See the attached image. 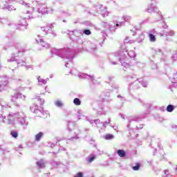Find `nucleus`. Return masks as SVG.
Wrapping results in <instances>:
<instances>
[{"mask_svg": "<svg viewBox=\"0 0 177 177\" xmlns=\"http://www.w3.org/2000/svg\"><path fill=\"white\" fill-rule=\"evenodd\" d=\"M123 20H124V21H127V23H129L132 19V17L131 16L129 15H124L122 17Z\"/></svg>", "mask_w": 177, "mask_h": 177, "instance_id": "e433bc0d", "label": "nucleus"}, {"mask_svg": "<svg viewBox=\"0 0 177 177\" xmlns=\"http://www.w3.org/2000/svg\"><path fill=\"white\" fill-rule=\"evenodd\" d=\"M59 142H60V140H59V138H57L56 141L54 143H55L56 146H60Z\"/></svg>", "mask_w": 177, "mask_h": 177, "instance_id": "bf43d9fd", "label": "nucleus"}, {"mask_svg": "<svg viewBox=\"0 0 177 177\" xmlns=\"http://www.w3.org/2000/svg\"><path fill=\"white\" fill-rule=\"evenodd\" d=\"M55 106H56V107H63L64 106V104H63V102L60 101V100H56L54 102Z\"/></svg>", "mask_w": 177, "mask_h": 177, "instance_id": "2f4dec72", "label": "nucleus"}, {"mask_svg": "<svg viewBox=\"0 0 177 177\" xmlns=\"http://www.w3.org/2000/svg\"><path fill=\"white\" fill-rule=\"evenodd\" d=\"M17 8L15 4H4L3 8H2L3 10H5V9H7L9 12H13L14 10H16Z\"/></svg>", "mask_w": 177, "mask_h": 177, "instance_id": "5701e85b", "label": "nucleus"}, {"mask_svg": "<svg viewBox=\"0 0 177 177\" xmlns=\"http://www.w3.org/2000/svg\"><path fill=\"white\" fill-rule=\"evenodd\" d=\"M10 135L12 138H15V139H16L19 136V133L16 131H11Z\"/></svg>", "mask_w": 177, "mask_h": 177, "instance_id": "4c0bfd02", "label": "nucleus"}, {"mask_svg": "<svg viewBox=\"0 0 177 177\" xmlns=\"http://www.w3.org/2000/svg\"><path fill=\"white\" fill-rule=\"evenodd\" d=\"M118 98H121V100H124L125 99L124 98V97L121 96V95H118Z\"/></svg>", "mask_w": 177, "mask_h": 177, "instance_id": "774afa93", "label": "nucleus"}, {"mask_svg": "<svg viewBox=\"0 0 177 177\" xmlns=\"http://www.w3.org/2000/svg\"><path fill=\"white\" fill-rule=\"evenodd\" d=\"M13 118L17 119L18 124L23 127L24 129H27V126L28 125V121H27V116L23 112L13 113Z\"/></svg>", "mask_w": 177, "mask_h": 177, "instance_id": "423d86ee", "label": "nucleus"}, {"mask_svg": "<svg viewBox=\"0 0 177 177\" xmlns=\"http://www.w3.org/2000/svg\"><path fill=\"white\" fill-rule=\"evenodd\" d=\"M16 63L18 67H24L26 66V58L25 57H19L17 58Z\"/></svg>", "mask_w": 177, "mask_h": 177, "instance_id": "4be33fe9", "label": "nucleus"}, {"mask_svg": "<svg viewBox=\"0 0 177 177\" xmlns=\"http://www.w3.org/2000/svg\"><path fill=\"white\" fill-rule=\"evenodd\" d=\"M53 25L49 24L44 27H40L39 30L41 35H48V34H52L53 37H56V32L53 30Z\"/></svg>", "mask_w": 177, "mask_h": 177, "instance_id": "9d476101", "label": "nucleus"}, {"mask_svg": "<svg viewBox=\"0 0 177 177\" xmlns=\"http://www.w3.org/2000/svg\"><path fill=\"white\" fill-rule=\"evenodd\" d=\"M129 39V38H126L125 39H124V44H132V43H133V41H129V40H128Z\"/></svg>", "mask_w": 177, "mask_h": 177, "instance_id": "603ef678", "label": "nucleus"}, {"mask_svg": "<svg viewBox=\"0 0 177 177\" xmlns=\"http://www.w3.org/2000/svg\"><path fill=\"white\" fill-rule=\"evenodd\" d=\"M8 107H9V105L8 104H6V105H3V104H1V108L3 109H8Z\"/></svg>", "mask_w": 177, "mask_h": 177, "instance_id": "680f3d73", "label": "nucleus"}, {"mask_svg": "<svg viewBox=\"0 0 177 177\" xmlns=\"http://www.w3.org/2000/svg\"><path fill=\"white\" fill-rule=\"evenodd\" d=\"M77 139H80V137L78 136V133L74 130V136L69 138V140L71 142H75Z\"/></svg>", "mask_w": 177, "mask_h": 177, "instance_id": "c85d7f7f", "label": "nucleus"}, {"mask_svg": "<svg viewBox=\"0 0 177 177\" xmlns=\"http://www.w3.org/2000/svg\"><path fill=\"white\" fill-rule=\"evenodd\" d=\"M6 21H8V20L6 19L0 17L1 24H5V23H6Z\"/></svg>", "mask_w": 177, "mask_h": 177, "instance_id": "49530a36", "label": "nucleus"}, {"mask_svg": "<svg viewBox=\"0 0 177 177\" xmlns=\"http://www.w3.org/2000/svg\"><path fill=\"white\" fill-rule=\"evenodd\" d=\"M53 6H56L57 8L60 5V3L57 1H53Z\"/></svg>", "mask_w": 177, "mask_h": 177, "instance_id": "de8ad7c7", "label": "nucleus"}, {"mask_svg": "<svg viewBox=\"0 0 177 177\" xmlns=\"http://www.w3.org/2000/svg\"><path fill=\"white\" fill-rule=\"evenodd\" d=\"M97 45H102V42L94 40L89 43L88 47L93 52H96L97 50Z\"/></svg>", "mask_w": 177, "mask_h": 177, "instance_id": "a211bd4d", "label": "nucleus"}, {"mask_svg": "<svg viewBox=\"0 0 177 177\" xmlns=\"http://www.w3.org/2000/svg\"><path fill=\"white\" fill-rule=\"evenodd\" d=\"M72 35L73 36L71 37L72 41H75L79 45H82V44H84L81 39L83 35L82 30H74L72 32Z\"/></svg>", "mask_w": 177, "mask_h": 177, "instance_id": "9b49d317", "label": "nucleus"}, {"mask_svg": "<svg viewBox=\"0 0 177 177\" xmlns=\"http://www.w3.org/2000/svg\"><path fill=\"white\" fill-rule=\"evenodd\" d=\"M127 81L129 82V86L132 89H139L140 88V82H142V78H138L136 75H131L127 76Z\"/></svg>", "mask_w": 177, "mask_h": 177, "instance_id": "39448f33", "label": "nucleus"}, {"mask_svg": "<svg viewBox=\"0 0 177 177\" xmlns=\"http://www.w3.org/2000/svg\"><path fill=\"white\" fill-rule=\"evenodd\" d=\"M77 118L78 120H81V117H85L84 115H82V111L81 110H79L77 111Z\"/></svg>", "mask_w": 177, "mask_h": 177, "instance_id": "c03bdc74", "label": "nucleus"}, {"mask_svg": "<svg viewBox=\"0 0 177 177\" xmlns=\"http://www.w3.org/2000/svg\"><path fill=\"white\" fill-rule=\"evenodd\" d=\"M86 162H87V164H92V162H93L95 161V160H96V155L95 154H90L88 155L86 158Z\"/></svg>", "mask_w": 177, "mask_h": 177, "instance_id": "b1692460", "label": "nucleus"}, {"mask_svg": "<svg viewBox=\"0 0 177 177\" xmlns=\"http://www.w3.org/2000/svg\"><path fill=\"white\" fill-rule=\"evenodd\" d=\"M37 165L39 168H45V161L41 159L37 162Z\"/></svg>", "mask_w": 177, "mask_h": 177, "instance_id": "c756f323", "label": "nucleus"}, {"mask_svg": "<svg viewBox=\"0 0 177 177\" xmlns=\"http://www.w3.org/2000/svg\"><path fill=\"white\" fill-rule=\"evenodd\" d=\"M17 2L18 3H20V5L25 6L26 9L23 12V14L26 15L25 16H22V18L24 19H35V17H39L41 15H48V13H50L48 6L45 3H41L39 1H33V4L35 5L36 9L35 8L31 7V5L25 2L24 0H18Z\"/></svg>", "mask_w": 177, "mask_h": 177, "instance_id": "f257e3e1", "label": "nucleus"}, {"mask_svg": "<svg viewBox=\"0 0 177 177\" xmlns=\"http://www.w3.org/2000/svg\"><path fill=\"white\" fill-rule=\"evenodd\" d=\"M0 121L4 124H15V118H13V113H10L6 119V117L0 115Z\"/></svg>", "mask_w": 177, "mask_h": 177, "instance_id": "4468645a", "label": "nucleus"}, {"mask_svg": "<svg viewBox=\"0 0 177 177\" xmlns=\"http://www.w3.org/2000/svg\"><path fill=\"white\" fill-rule=\"evenodd\" d=\"M95 124H96V125H99V124H102V122L100 121V120L97 119L95 120H94Z\"/></svg>", "mask_w": 177, "mask_h": 177, "instance_id": "864d4df0", "label": "nucleus"}, {"mask_svg": "<svg viewBox=\"0 0 177 177\" xmlns=\"http://www.w3.org/2000/svg\"><path fill=\"white\" fill-rule=\"evenodd\" d=\"M140 85H142V86H143V88H147V86L149 85V83L147 82V81L144 80L143 78H142Z\"/></svg>", "mask_w": 177, "mask_h": 177, "instance_id": "58836bf2", "label": "nucleus"}, {"mask_svg": "<svg viewBox=\"0 0 177 177\" xmlns=\"http://www.w3.org/2000/svg\"><path fill=\"white\" fill-rule=\"evenodd\" d=\"M102 127H104V128H106V127H107V125H109V124H110V120H109L108 122L106 121V122H102Z\"/></svg>", "mask_w": 177, "mask_h": 177, "instance_id": "a18cd8bd", "label": "nucleus"}, {"mask_svg": "<svg viewBox=\"0 0 177 177\" xmlns=\"http://www.w3.org/2000/svg\"><path fill=\"white\" fill-rule=\"evenodd\" d=\"M12 46H13V48H15L17 51L12 54V56L10 59H7L8 63L16 62L17 59V55L19 53H24L27 52V49L21 46V42H20L19 40H15L12 44Z\"/></svg>", "mask_w": 177, "mask_h": 177, "instance_id": "7ed1b4c3", "label": "nucleus"}, {"mask_svg": "<svg viewBox=\"0 0 177 177\" xmlns=\"http://www.w3.org/2000/svg\"><path fill=\"white\" fill-rule=\"evenodd\" d=\"M140 169V163L139 162L136 163V165L132 167V169L133 171H139Z\"/></svg>", "mask_w": 177, "mask_h": 177, "instance_id": "a19ab883", "label": "nucleus"}, {"mask_svg": "<svg viewBox=\"0 0 177 177\" xmlns=\"http://www.w3.org/2000/svg\"><path fill=\"white\" fill-rule=\"evenodd\" d=\"M58 12H60L61 15H63V16H65V17H70V16H71V12H70L68 8L64 6L59 7L58 8Z\"/></svg>", "mask_w": 177, "mask_h": 177, "instance_id": "f3484780", "label": "nucleus"}, {"mask_svg": "<svg viewBox=\"0 0 177 177\" xmlns=\"http://www.w3.org/2000/svg\"><path fill=\"white\" fill-rule=\"evenodd\" d=\"M115 60H119L122 67H125L126 68H128V67H129V64L125 62V59L122 58V56H120V55L115 56V54L109 56L110 63H111L113 65H115L117 64V62H115Z\"/></svg>", "mask_w": 177, "mask_h": 177, "instance_id": "6e6552de", "label": "nucleus"}, {"mask_svg": "<svg viewBox=\"0 0 177 177\" xmlns=\"http://www.w3.org/2000/svg\"><path fill=\"white\" fill-rule=\"evenodd\" d=\"M35 39L37 44H39V45H41L42 48H45L46 49H49V48H50V44L44 41V39L41 38V36L37 35Z\"/></svg>", "mask_w": 177, "mask_h": 177, "instance_id": "dca6fc26", "label": "nucleus"}, {"mask_svg": "<svg viewBox=\"0 0 177 177\" xmlns=\"http://www.w3.org/2000/svg\"><path fill=\"white\" fill-rule=\"evenodd\" d=\"M149 38L150 42H156V41H157L156 36L154 35H153L152 33L149 34Z\"/></svg>", "mask_w": 177, "mask_h": 177, "instance_id": "72a5a7b5", "label": "nucleus"}, {"mask_svg": "<svg viewBox=\"0 0 177 177\" xmlns=\"http://www.w3.org/2000/svg\"><path fill=\"white\" fill-rule=\"evenodd\" d=\"M71 74H73V75H77L79 78H82V80H88L89 81H91L93 84H96V80H95V76L93 75H89L86 73H74V71H71L70 72Z\"/></svg>", "mask_w": 177, "mask_h": 177, "instance_id": "f8f14e48", "label": "nucleus"}, {"mask_svg": "<svg viewBox=\"0 0 177 177\" xmlns=\"http://www.w3.org/2000/svg\"><path fill=\"white\" fill-rule=\"evenodd\" d=\"M42 136H44V133L39 132V133H37L35 136V140L37 142H39L41 140V138H42Z\"/></svg>", "mask_w": 177, "mask_h": 177, "instance_id": "f704fd0d", "label": "nucleus"}, {"mask_svg": "<svg viewBox=\"0 0 177 177\" xmlns=\"http://www.w3.org/2000/svg\"><path fill=\"white\" fill-rule=\"evenodd\" d=\"M85 120H86V121H88V122H90V124H93L95 122V120H88L87 117L85 118Z\"/></svg>", "mask_w": 177, "mask_h": 177, "instance_id": "4d7b16f0", "label": "nucleus"}, {"mask_svg": "<svg viewBox=\"0 0 177 177\" xmlns=\"http://www.w3.org/2000/svg\"><path fill=\"white\" fill-rule=\"evenodd\" d=\"M51 55L53 56V55H55L62 59L68 60L65 62V66L68 67V64H73V59L74 57L75 53L73 49L66 47L64 48H52Z\"/></svg>", "mask_w": 177, "mask_h": 177, "instance_id": "f03ea898", "label": "nucleus"}, {"mask_svg": "<svg viewBox=\"0 0 177 177\" xmlns=\"http://www.w3.org/2000/svg\"><path fill=\"white\" fill-rule=\"evenodd\" d=\"M73 104L75 106H81V100L80 98H75L73 100Z\"/></svg>", "mask_w": 177, "mask_h": 177, "instance_id": "c9c22d12", "label": "nucleus"}, {"mask_svg": "<svg viewBox=\"0 0 177 177\" xmlns=\"http://www.w3.org/2000/svg\"><path fill=\"white\" fill-rule=\"evenodd\" d=\"M98 12H100L103 17H107V16H109V11H107V8H106V7L101 6Z\"/></svg>", "mask_w": 177, "mask_h": 177, "instance_id": "393cba45", "label": "nucleus"}, {"mask_svg": "<svg viewBox=\"0 0 177 177\" xmlns=\"http://www.w3.org/2000/svg\"><path fill=\"white\" fill-rule=\"evenodd\" d=\"M169 174V171H168V169L165 170V174L166 175V177H168Z\"/></svg>", "mask_w": 177, "mask_h": 177, "instance_id": "e2e57ef3", "label": "nucleus"}, {"mask_svg": "<svg viewBox=\"0 0 177 177\" xmlns=\"http://www.w3.org/2000/svg\"><path fill=\"white\" fill-rule=\"evenodd\" d=\"M74 177H84V174L82 172H78Z\"/></svg>", "mask_w": 177, "mask_h": 177, "instance_id": "09e8293b", "label": "nucleus"}, {"mask_svg": "<svg viewBox=\"0 0 177 177\" xmlns=\"http://www.w3.org/2000/svg\"><path fill=\"white\" fill-rule=\"evenodd\" d=\"M9 84V78L8 76H0V84L1 86H6Z\"/></svg>", "mask_w": 177, "mask_h": 177, "instance_id": "412c9836", "label": "nucleus"}, {"mask_svg": "<svg viewBox=\"0 0 177 177\" xmlns=\"http://www.w3.org/2000/svg\"><path fill=\"white\" fill-rule=\"evenodd\" d=\"M116 153L120 158H125V157H127V151H124V149H118L116 151Z\"/></svg>", "mask_w": 177, "mask_h": 177, "instance_id": "a878e982", "label": "nucleus"}, {"mask_svg": "<svg viewBox=\"0 0 177 177\" xmlns=\"http://www.w3.org/2000/svg\"><path fill=\"white\" fill-rule=\"evenodd\" d=\"M37 81L39 85H46V83L49 81V78L42 79L41 76H38Z\"/></svg>", "mask_w": 177, "mask_h": 177, "instance_id": "bb28decb", "label": "nucleus"}, {"mask_svg": "<svg viewBox=\"0 0 177 177\" xmlns=\"http://www.w3.org/2000/svg\"><path fill=\"white\" fill-rule=\"evenodd\" d=\"M82 33L85 34V35H91V30L89 29H85L83 30Z\"/></svg>", "mask_w": 177, "mask_h": 177, "instance_id": "37998d69", "label": "nucleus"}, {"mask_svg": "<svg viewBox=\"0 0 177 177\" xmlns=\"http://www.w3.org/2000/svg\"><path fill=\"white\" fill-rule=\"evenodd\" d=\"M127 55H128L129 57L131 59H133L136 57V53H135V51L130 50L128 52L127 48H122L119 51L115 53V56H122L124 60H127Z\"/></svg>", "mask_w": 177, "mask_h": 177, "instance_id": "0eeeda50", "label": "nucleus"}, {"mask_svg": "<svg viewBox=\"0 0 177 177\" xmlns=\"http://www.w3.org/2000/svg\"><path fill=\"white\" fill-rule=\"evenodd\" d=\"M157 4V2L156 0H151V3L148 6V8L147 9V12L148 13H152V12H155L156 13H158L159 18L158 19V21L162 20V14L160 11H158V8L156 6Z\"/></svg>", "mask_w": 177, "mask_h": 177, "instance_id": "1a4fd4ad", "label": "nucleus"}, {"mask_svg": "<svg viewBox=\"0 0 177 177\" xmlns=\"http://www.w3.org/2000/svg\"><path fill=\"white\" fill-rule=\"evenodd\" d=\"M104 139L106 140H111V139H114V136L113 134H106L104 136Z\"/></svg>", "mask_w": 177, "mask_h": 177, "instance_id": "ea45409f", "label": "nucleus"}, {"mask_svg": "<svg viewBox=\"0 0 177 177\" xmlns=\"http://www.w3.org/2000/svg\"><path fill=\"white\" fill-rule=\"evenodd\" d=\"M124 24H125V22L122 21V22H120L119 24H116L115 27H120V26H124Z\"/></svg>", "mask_w": 177, "mask_h": 177, "instance_id": "6e6d98bb", "label": "nucleus"}, {"mask_svg": "<svg viewBox=\"0 0 177 177\" xmlns=\"http://www.w3.org/2000/svg\"><path fill=\"white\" fill-rule=\"evenodd\" d=\"M136 127L137 129H142L143 124H140L139 126L136 125Z\"/></svg>", "mask_w": 177, "mask_h": 177, "instance_id": "052dcab7", "label": "nucleus"}, {"mask_svg": "<svg viewBox=\"0 0 177 177\" xmlns=\"http://www.w3.org/2000/svg\"><path fill=\"white\" fill-rule=\"evenodd\" d=\"M104 102H108V103H110V102H112L113 100L110 98V93L106 92L104 93Z\"/></svg>", "mask_w": 177, "mask_h": 177, "instance_id": "cd10ccee", "label": "nucleus"}, {"mask_svg": "<svg viewBox=\"0 0 177 177\" xmlns=\"http://www.w3.org/2000/svg\"><path fill=\"white\" fill-rule=\"evenodd\" d=\"M101 26L106 29V31H110V32H113L115 30V27L112 26L111 25L109 24L107 22L102 21L101 23Z\"/></svg>", "mask_w": 177, "mask_h": 177, "instance_id": "6ab92c4d", "label": "nucleus"}, {"mask_svg": "<svg viewBox=\"0 0 177 177\" xmlns=\"http://www.w3.org/2000/svg\"><path fill=\"white\" fill-rule=\"evenodd\" d=\"M162 28H164L165 30H167V28H168V26L167 25V24L163 23L162 25Z\"/></svg>", "mask_w": 177, "mask_h": 177, "instance_id": "13d9d810", "label": "nucleus"}, {"mask_svg": "<svg viewBox=\"0 0 177 177\" xmlns=\"http://www.w3.org/2000/svg\"><path fill=\"white\" fill-rule=\"evenodd\" d=\"M36 100H37V102L40 104V109H38V105H35L30 106V111L32 113H35V114H39V117H41V118H46L49 113L46 111H44V107L42 106L44 103H45V100L37 97Z\"/></svg>", "mask_w": 177, "mask_h": 177, "instance_id": "20e7f679", "label": "nucleus"}, {"mask_svg": "<svg viewBox=\"0 0 177 177\" xmlns=\"http://www.w3.org/2000/svg\"><path fill=\"white\" fill-rule=\"evenodd\" d=\"M140 120V117L138 116H131L129 118V124L127 125V128L129 129L130 136H132V133H133V129H130L131 126L132 124H136V122H139Z\"/></svg>", "mask_w": 177, "mask_h": 177, "instance_id": "ddd939ff", "label": "nucleus"}, {"mask_svg": "<svg viewBox=\"0 0 177 177\" xmlns=\"http://www.w3.org/2000/svg\"><path fill=\"white\" fill-rule=\"evenodd\" d=\"M27 30V26L24 24H19L17 26V30Z\"/></svg>", "mask_w": 177, "mask_h": 177, "instance_id": "7c9ffc66", "label": "nucleus"}, {"mask_svg": "<svg viewBox=\"0 0 177 177\" xmlns=\"http://www.w3.org/2000/svg\"><path fill=\"white\" fill-rule=\"evenodd\" d=\"M166 110L168 113H172L175 110V106L172 104H169L167 106Z\"/></svg>", "mask_w": 177, "mask_h": 177, "instance_id": "473e14b6", "label": "nucleus"}, {"mask_svg": "<svg viewBox=\"0 0 177 177\" xmlns=\"http://www.w3.org/2000/svg\"><path fill=\"white\" fill-rule=\"evenodd\" d=\"M155 52H156V53H161V49L157 48V49L155 50Z\"/></svg>", "mask_w": 177, "mask_h": 177, "instance_id": "0e129e2a", "label": "nucleus"}, {"mask_svg": "<svg viewBox=\"0 0 177 177\" xmlns=\"http://www.w3.org/2000/svg\"><path fill=\"white\" fill-rule=\"evenodd\" d=\"M24 67L26 68V70H30V68H32V65H26V64H25V66H24Z\"/></svg>", "mask_w": 177, "mask_h": 177, "instance_id": "3c124183", "label": "nucleus"}, {"mask_svg": "<svg viewBox=\"0 0 177 177\" xmlns=\"http://www.w3.org/2000/svg\"><path fill=\"white\" fill-rule=\"evenodd\" d=\"M71 125H73V124H70V123L68 124V131H71V129L70 128V126H71Z\"/></svg>", "mask_w": 177, "mask_h": 177, "instance_id": "338daca9", "label": "nucleus"}, {"mask_svg": "<svg viewBox=\"0 0 177 177\" xmlns=\"http://www.w3.org/2000/svg\"><path fill=\"white\" fill-rule=\"evenodd\" d=\"M143 39H145V36L143 35H140V37L137 38L138 43L140 44Z\"/></svg>", "mask_w": 177, "mask_h": 177, "instance_id": "79ce46f5", "label": "nucleus"}, {"mask_svg": "<svg viewBox=\"0 0 177 177\" xmlns=\"http://www.w3.org/2000/svg\"><path fill=\"white\" fill-rule=\"evenodd\" d=\"M20 99H26V96L23 95L20 93H17L12 96L11 102H13L14 104L19 107V102H20Z\"/></svg>", "mask_w": 177, "mask_h": 177, "instance_id": "2eb2a0df", "label": "nucleus"}, {"mask_svg": "<svg viewBox=\"0 0 177 177\" xmlns=\"http://www.w3.org/2000/svg\"><path fill=\"white\" fill-rule=\"evenodd\" d=\"M160 37H174L175 35V32L174 30H163L159 32Z\"/></svg>", "mask_w": 177, "mask_h": 177, "instance_id": "aec40b11", "label": "nucleus"}, {"mask_svg": "<svg viewBox=\"0 0 177 177\" xmlns=\"http://www.w3.org/2000/svg\"><path fill=\"white\" fill-rule=\"evenodd\" d=\"M171 57H172L173 60H176V59H177V51H176L175 53L173 54Z\"/></svg>", "mask_w": 177, "mask_h": 177, "instance_id": "8fccbe9b", "label": "nucleus"}, {"mask_svg": "<svg viewBox=\"0 0 177 177\" xmlns=\"http://www.w3.org/2000/svg\"><path fill=\"white\" fill-rule=\"evenodd\" d=\"M107 80L109 81V82H111L112 81H114V77L113 76H109L107 77Z\"/></svg>", "mask_w": 177, "mask_h": 177, "instance_id": "5fc2aeb1", "label": "nucleus"}, {"mask_svg": "<svg viewBox=\"0 0 177 177\" xmlns=\"http://www.w3.org/2000/svg\"><path fill=\"white\" fill-rule=\"evenodd\" d=\"M151 67H152L153 70L157 69V65L156 64H153Z\"/></svg>", "mask_w": 177, "mask_h": 177, "instance_id": "69168bd1", "label": "nucleus"}]
</instances>
